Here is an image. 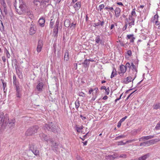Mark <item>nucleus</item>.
<instances>
[{
  "label": "nucleus",
  "instance_id": "obj_39",
  "mask_svg": "<svg viewBox=\"0 0 160 160\" xmlns=\"http://www.w3.org/2000/svg\"><path fill=\"white\" fill-rule=\"evenodd\" d=\"M26 13H27V15H28L29 16L31 17H32L33 16L32 15V12L30 11H28V9H27Z\"/></svg>",
  "mask_w": 160,
  "mask_h": 160
},
{
  "label": "nucleus",
  "instance_id": "obj_12",
  "mask_svg": "<svg viewBox=\"0 0 160 160\" xmlns=\"http://www.w3.org/2000/svg\"><path fill=\"white\" fill-rule=\"evenodd\" d=\"M120 70L121 72H118V73L119 74H120V75L122 76L123 75V74L126 72L127 69L125 66L122 65L120 66Z\"/></svg>",
  "mask_w": 160,
  "mask_h": 160
},
{
  "label": "nucleus",
  "instance_id": "obj_6",
  "mask_svg": "<svg viewBox=\"0 0 160 160\" xmlns=\"http://www.w3.org/2000/svg\"><path fill=\"white\" fill-rule=\"evenodd\" d=\"M36 31V27L35 24L34 23L32 22L30 25L29 29V33L31 35H32L35 33Z\"/></svg>",
  "mask_w": 160,
  "mask_h": 160
},
{
  "label": "nucleus",
  "instance_id": "obj_44",
  "mask_svg": "<svg viewBox=\"0 0 160 160\" xmlns=\"http://www.w3.org/2000/svg\"><path fill=\"white\" fill-rule=\"evenodd\" d=\"M126 68V69H127V68H129V69L130 70V69L131 68V65L129 63V62H127L125 66Z\"/></svg>",
  "mask_w": 160,
  "mask_h": 160
},
{
  "label": "nucleus",
  "instance_id": "obj_53",
  "mask_svg": "<svg viewBox=\"0 0 160 160\" xmlns=\"http://www.w3.org/2000/svg\"><path fill=\"white\" fill-rule=\"evenodd\" d=\"M135 21H131V22L129 23V27H132V25H134Z\"/></svg>",
  "mask_w": 160,
  "mask_h": 160
},
{
  "label": "nucleus",
  "instance_id": "obj_51",
  "mask_svg": "<svg viewBox=\"0 0 160 160\" xmlns=\"http://www.w3.org/2000/svg\"><path fill=\"white\" fill-rule=\"evenodd\" d=\"M104 7V5L103 4H101L99 5V8L100 9V11H101L102 10L103 8Z\"/></svg>",
  "mask_w": 160,
  "mask_h": 160
},
{
  "label": "nucleus",
  "instance_id": "obj_33",
  "mask_svg": "<svg viewBox=\"0 0 160 160\" xmlns=\"http://www.w3.org/2000/svg\"><path fill=\"white\" fill-rule=\"evenodd\" d=\"M49 141L52 143V145L56 148L58 145L56 142H54L53 140L52 139H50Z\"/></svg>",
  "mask_w": 160,
  "mask_h": 160
},
{
  "label": "nucleus",
  "instance_id": "obj_55",
  "mask_svg": "<svg viewBox=\"0 0 160 160\" xmlns=\"http://www.w3.org/2000/svg\"><path fill=\"white\" fill-rule=\"evenodd\" d=\"M105 91L107 95L109 94L110 92L109 88H108L106 89L105 90Z\"/></svg>",
  "mask_w": 160,
  "mask_h": 160
},
{
  "label": "nucleus",
  "instance_id": "obj_60",
  "mask_svg": "<svg viewBox=\"0 0 160 160\" xmlns=\"http://www.w3.org/2000/svg\"><path fill=\"white\" fill-rule=\"evenodd\" d=\"M136 91V90L134 91H133V92H132V93H131L128 96V97H127L126 100H128L129 98V97L131 96V95L134 92Z\"/></svg>",
  "mask_w": 160,
  "mask_h": 160
},
{
  "label": "nucleus",
  "instance_id": "obj_10",
  "mask_svg": "<svg viewBox=\"0 0 160 160\" xmlns=\"http://www.w3.org/2000/svg\"><path fill=\"white\" fill-rule=\"evenodd\" d=\"M43 43L41 39L39 40L38 42V46L37 49V51L38 52H41L42 47L43 46Z\"/></svg>",
  "mask_w": 160,
  "mask_h": 160
},
{
  "label": "nucleus",
  "instance_id": "obj_58",
  "mask_svg": "<svg viewBox=\"0 0 160 160\" xmlns=\"http://www.w3.org/2000/svg\"><path fill=\"white\" fill-rule=\"evenodd\" d=\"M4 12L5 13V15H6L8 14V11L7 8H4Z\"/></svg>",
  "mask_w": 160,
  "mask_h": 160
},
{
  "label": "nucleus",
  "instance_id": "obj_31",
  "mask_svg": "<svg viewBox=\"0 0 160 160\" xmlns=\"http://www.w3.org/2000/svg\"><path fill=\"white\" fill-rule=\"evenodd\" d=\"M153 140H150L148 141L144 142L145 144V146H146V145H148V146H149L151 144H153Z\"/></svg>",
  "mask_w": 160,
  "mask_h": 160
},
{
  "label": "nucleus",
  "instance_id": "obj_17",
  "mask_svg": "<svg viewBox=\"0 0 160 160\" xmlns=\"http://www.w3.org/2000/svg\"><path fill=\"white\" fill-rule=\"evenodd\" d=\"M81 4L80 2H78L74 5L73 7L76 10H78L81 7Z\"/></svg>",
  "mask_w": 160,
  "mask_h": 160
},
{
  "label": "nucleus",
  "instance_id": "obj_15",
  "mask_svg": "<svg viewBox=\"0 0 160 160\" xmlns=\"http://www.w3.org/2000/svg\"><path fill=\"white\" fill-rule=\"evenodd\" d=\"M39 136L41 139H43L45 141H48V136L43 133H41L39 134Z\"/></svg>",
  "mask_w": 160,
  "mask_h": 160
},
{
  "label": "nucleus",
  "instance_id": "obj_11",
  "mask_svg": "<svg viewBox=\"0 0 160 160\" xmlns=\"http://www.w3.org/2000/svg\"><path fill=\"white\" fill-rule=\"evenodd\" d=\"M45 18L43 17H42L39 19L38 22L40 27H43L45 25Z\"/></svg>",
  "mask_w": 160,
  "mask_h": 160
},
{
  "label": "nucleus",
  "instance_id": "obj_62",
  "mask_svg": "<svg viewBox=\"0 0 160 160\" xmlns=\"http://www.w3.org/2000/svg\"><path fill=\"white\" fill-rule=\"evenodd\" d=\"M76 24H74L73 23H72L70 26V28L73 27V28H74L76 27Z\"/></svg>",
  "mask_w": 160,
  "mask_h": 160
},
{
  "label": "nucleus",
  "instance_id": "obj_56",
  "mask_svg": "<svg viewBox=\"0 0 160 160\" xmlns=\"http://www.w3.org/2000/svg\"><path fill=\"white\" fill-rule=\"evenodd\" d=\"M91 135L89 133V132H88V133H87L85 134V135H84L83 136V138H87V136H90Z\"/></svg>",
  "mask_w": 160,
  "mask_h": 160
},
{
  "label": "nucleus",
  "instance_id": "obj_30",
  "mask_svg": "<svg viewBox=\"0 0 160 160\" xmlns=\"http://www.w3.org/2000/svg\"><path fill=\"white\" fill-rule=\"evenodd\" d=\"M2 82V83L3 84V90L4 92H5L7 91V89H5V88L7 86V84L5 82H4V80L2 79L1 80Z\"/></svg>",
  "mask_w": 160,
  "mask_h": 160
},
{
  "label": "nucleus",
  "instance_id": "obj_49",
  "mask_svg": "<svg viewBox=\"0 0 160 160\" xmlns=\"http://www.w3.org/2000/svg\"><path fill=\"white\" fill-rule=\"evenodd\" d=\"M134 35L133 34L128 35L127 37L128 39H131L133 36Z\"/></svg>",
  "mask_w": 160,
  "mask_h": 160
},
{
  "label": "nucleus",
  "instance_id": "obj_22",
  "mask_svg": "<svg viewBox=\"0 0 160 160\" xmlns=\"http://www.w3.org/2000/svg\"><path fill=\"white\" fill-rule=\"evenodd\" d=\"M13 82L14 85H19V83L16 77L15 74L13 76Z\"/></svg>",
  "mask_w": 160,
  "mask_h": 160
},
{
  "label": "nucleus",
  "instance_id": "obj_21",
  "mask_svg": "<svg viewBox=\"0 0 160 160\" xmlns=\"http://www.w3.org/2000/svg\"><path fill=\"white\" fill-rule=\"evenodd\" d=\"M99 22L97 23H95L94 24L93 26L96 27V26H98L99 25H100L101 26H102L105 22L104 21H101L100 20H98Z\"/></svg>",
  "mask_w": 160,
  "mask_h": 160
},
{
  "label": "nucleus",
  "instance_id": "obj_26",
  "mask_svg": "<svg viewBox=\"0 0 160 160\" xmlns=\"http://www.w3.org/2000/svg\"><path fill=\"white\" fill-rule=\"evenodd\" d=\"M70 21L68 19H66L64 22V25L66 27H68L70 26Z\"/></svg>",
  "mask_w": 160,
  "mask_h": 160
},
{
  "label": "nucleus",
  "instance_id": "obj_20",
  "mask_svg": "<svg viewBox=\"0 0 160 160\" xmlns=\"http://www.w3.org/2000/svg\"><path fill=\"white\" fill-rule=\"evenodd\" d=\"M132 79V78L131 77H128L123 81V82L125 84H127L131 82Z\"/></svg>",
  "mask_w": 160,
  "mask_h": 160
},
{
  "label": "nucleus",
  "instance_id": "obj_29",
  "mask_svg": "<svg viewBox=\"0 0 160 160\" xmlns=\"http://www.w3.org/2000/svg\"><path fill=\"white\" fill-rule=\"evenodd\" d=\"M53 18V17L52 18ZM54 23V20L53 18L51 19L50 20V22L49 24V27L50 28H53V25Z\"/></svg>",
  "mask_w": 160,
  "mask_h": 160
},
{
  "label": "nucleus",
  "instance_id": "obj_57",
  "mask_svg": "<svg viewBox=\"0 0 160 160\" xmlns=\"http://www.w3.org/2000/svg\"><path fill=\"white\" fill-rule=\"evenodd\" d=\"M151 140H153V144H154V143L155 142H156L160 141V139H154Z\"/></svg>",
  "mask_w": 160,
  "mask_h": 160
},
{
  "label": "nucleus",
  "instance_id": "obj_13",
  "mask_svg": "<svg viewBox=\"0 0 160 160\" xmlns=\"http://www.w3.org/2000/svg\"><path fill=\"white\" fill-rule=\"evenodd\" d=\"M154 137V135H149L146 136L142 137L139 138V141H145L146 140H148L150 139H151Z\"/></svg>",
  "mask_w": 160,
  "mask_h": 160
},
{
  "label": "nucleus",
  "instance_id": "obj_4",
  "mask_svg": "<svg viewBox=\"0 0 160 160\" xmlns=\"http://www.w3.org/2000/svg\"><path fill=\"white\" fill-rule=\"evenodd\" d=\"M9 120V117L7 114H6L4 116L3 113L1 114L0 115V124L1 125L2 128L4 127V128H5L6 124L8 121Z\"/></svg>",
  "mask_w": 160,
  "mask_h": 160
},
{
  "label": "nucleus",
  "instance_id": "obj_14",
  "mask_svg": "<svg viewBox=\"0 0 160 160\" xmlns=\"http://www.w3.org/2000/svg\"><path fill=\"white\" fill-rule=\"evenodd\" d=\"M151 154L148 153L143 156L139 157L137 160H146L147 158L150 156Z\"/></svg>",
  "mask_w": 160,
  "mask_h": 160
},
{
  "label": "nucleus",
  "instance_id": "obj_5",
  "mask_svg": "<svg viewBox=\"0 0 160 160\" xmlns=\"http://www.w3.org/2000/svg\"><path fill=\"white\" fill-rule=\"evenodd\" d=\"M34 3L37 6L40 4L41 8L42 9L45 8L49 5V4L47 5L46 3L42 0H34Z\"/></svg>",
  "mask_w": 160,
  "mask_h": 160
},
{
  "label": "nucleus",
  "instance_id": "obj_48",
  "mask_svg": "<svg viewBox=\"0 0 160 160\" xmlns=\"http://www.w3.org/2000/svg\"><path fill=\"white\" fill-rule=\"evenodd\" d=\"M118 157L121 158H126L127 157V155L122 154H121Z\"/></svg>",
  "mask_w": 160,
  "mask_h": 160
},
{
  "label": "nucleus",
  "instance_id": "obj_54",
  "mask_svg": "<svg viewBox=\"0 0 160 160\" xmlns=\"http://www.w3.org/2000/svg\"><path fill=\"white\" fill-rule=\"evenodd\" d=\"M16 95L17 97L18 98H20L21 97V95L20 93V92H16Z\"/></svg>",
  "mask_w": 160,
  "mask_h": 160
},
{
  "label": "nucleus",
  "instance_id": "obj_41",
  "mask_svg": "<svg viewBox=\"0 0 160 160\" xmlns=\"http://www.w3.org/2000/svg\"><path fill=\"white\" fill-rule=\"evenodd\" d=\"M5 52H6V57H7V58H9V57H10V54L9 53L7 49L6 48H5Z\"/></svg>",
  "mask_w": 160,
  "mask_h": 160
},
{
  "label": "nucleus",
  "instance_id": "obj_36",
  "mask_svg": "<svg viewBox=\"0 0 160 160\" xmlns=\"http://www.w3.org/2000/svg\"><path fill=\"white\" fill-rule=\"evenodd\" d=\"M75 108L78 110L80 106L79 101L78 100H76L75 102Z\"/></svg>",
  "mask_w": 160,
  "mask_h": 160
},
{
  "label": "nucleus",
  "instance_id": "obj_25",
  "mask_svg": "<svg viewBox=\"0 0 160 160\" xmlns=\"http://www.w3.org/2000/svg\"><path fill=\"white\" fill-rule=\"evenodd\" d=\"M117 74L116 70L115 68H114L111 76V78H112L115 76H116Z\"/></svg>",
  "mask_w": 160,
  "mask_h": 160
},
{
  "label": "nucleus",
  "instance_id": "obj_18",
  "mask_svg": "<svg viewBox=\"0 0 160 160\" xmlns=\"http://www.w3.org/2000/svg\"><path fill=\"white\" fill-rule=\"evenodd\" d=\"M115 16L117 18L119 17L120 15V13L121 12V10L119 8H117L114 11Z\"/></svg>",
  "mask_w": 160,
  "mask_h": 160
},
{
  "label": "nucleus",
  "instance_id": "obj_2",
  "mask_svg": "<svg viewBox=\"0 0 160 160\" xmlns=\"http://www.w3.org/2000/svg\"><path fill=\"white\" fill-rule=\"evenodd\" d=\"M39 127L37 125L32 126L29 128L25 132L26 136H31L35 135L39 129Z\"/></svg>",
  "mask_w": 160,
  "mask_h": 160
},
{
  "label": "nucleus",
  "instance_id": "obj_45",
  "mask_svg": "<svg viewBox=\"0 0 160 160\" xmlns=\"http://www.w3.org/2000/svg\"><path fill=\"white\" fill-rule=\"evenodd\" d=\"M78 95L80 96H82L83 97L86 96L85 94L82 92H80L78 94Z\"/></svg>",
  "mask_w": 160,
  "mask_h": 160
},
{
  "label": "nucleus",
  "instance_id": "obj_50",
  "mask_svg": "<svg viewBox=\"0 0 160 160\" xmlns=\"http://www.w3.org/2000/svg\"><path fill=\"white\" fill-rule=\"evenodd\" d=\"M127 117L126 116L122 118L120 121H119L121 122V123L123 122L124 121V120L127 118Z\"/></svg>",
  "mask_w": 160,
  "mask_h": 160
},
{
  "label": "nucleus",
  "instance_id": "obj_59",
  "mask_svg": "<svg viewBox=\"0 0 160 160\" xmlns=\"http://www.w3.org/2000/svg\"><path fill=\"white\" fill-rule=\"evenodd\" d=\"M136 139H132L131 140H128L127 141V142L128 143H131L132 142H134V141H136Z\"/></svg>",
  "mask_w": 160,
  "mask_h": 160
},
{
  "label": "nucleus",
  "instance_id": "obj_24",
  "mask_svg": "<svg viewBox=\"0 0 160 160\" xmlns=\"http://www.w3.org/2000/svg\"><path fill=\"white\" fill-rule=\"evenodd\" d=\"M16 73L20 79H22L23 78L22 73L19 69L16 70Z\"/></svg>",
  "mask_w": 160,
  "mask_h": 160
},
{
  "label": "nucleus",
  "instance_id": "obj_38",
  "mask_svg": "<svg viewBox=\"0 0 160 160\" xmlns=\"http://www.w3.org/2000/svg\"><path fill=\"white\" fill-rule=\"evenodd\" d=\"M160 129V121L157 123L154 130H158Z\"/></svg>",
  "mask_w": 160,
  "mask_h": 160
},
{
  "label": "nucleus",
  "instance_id": "obj_63",
  "mask_svg": "<svg viewBox=\"0 0 160 160\" xmlns=\"http://www.w3.org/2000/svg\"><path fill=\"white\" fill-rule=\"evenodd\" d=\"M127 26H128L127 24L126 23L124 27L122 28V30L123 31H125V30H126V28H127Z\"/></svg>",
  "mask_w": 160,
  "mask_h": 160
},
{
  "label": "nucleus",
  "instance_id": "obj_1",
  "mask_svg": "<svg viewBox=\"0 0 160 160\" xmlns=\"http://www.w3.org/2000/svg\"><path fill=\"white\" fill-rule=\"evenodd\" d=\"M14 6L17 13L20 14H25L27 9L26 3L22 0H15Z\"/></svg>",
  "mask_w": 160,
  "mask_h": 160
},
{
  "label": "nucleus",
  "instance_id": "obj_28",
  "mask_svg": "<svg viewBox=\"0 0 160 160\" xmlns=\"http://www.w3.org/2000/svg\"><path fill=\"white\" fill-rule=\"evenodd\" d=\"M95 41V42L97 43H100V44H102V39H100V36H97L96 38Z\"/></svg>",
  "mask_w": 160,
  "mask_h": 160
},
{
  "label": "nucleus",
  "instance_id": "obj_8",
  "mask_svg": "<svg viewBox=\"0 0 160 160\" xmlns=\"http://www.w3.org/2000/svg\"><path fill=\"white\" fill-rule=\"evenodd\" d=\"M7 125L11 129H12L14 128L15 125V120L14 119L9 120L8 121Z\"/></svg>",
  "mask_w": 160,
  "mask_h": 160
},
{
  "label": "nucleus",
  "instance_id": "obj_19",
  "mask_svg": "<svg viewBox=\"0 0 160 160\" xmlns=\"http://www.w3.org/2000/svg\"><path fill=\"white\" fill-rule=\"evenodd\" d=\"M90 62H88V59H86L84 60V62L82 63L83 67L86 68L89 66Z\"/></svg>",
  "mask_w": 160,
  "mask_h": 160
},
{
  "label": "nucleus",
  "instance_id": "obj_32",
  "mask_svg": "<svg viewBox=\"0 0 160 160\" xmlns=\"http://www.w3.org/2000/svg\"><path fill=\"white\" fill-rule=\"evenodd\" d=\"M68 52H66L65 55H64V60L68 61Z\"/></svg>",
  "mask_w": 160,
  "mask_h": 160
},
{
  "label": "nucleus",
  "instance_id": "obj_37",
  "mask_svg": "<svg viewBox=\"0 0 160 160\" xmlns=\"http://www.w3.org/2000/svg\"><path fill=\"white\" fill-rule=\"evenodd\" d=\"M15 62H14V64L15 70H18V62L16 59H15Z\"/></svg>",
  "mask_w": 160,
  "mask_h": 160
},
{
  "label": "nucleus",
  "instance_id": "obj_16",
  "mask_svg": "<svg viewBox=\"0 0 160 160\" xmlns=\"http://www.w3.org/2000/svg\"><path fill=\"white\" fill-rule=\"evenodd\" d=\"M43 86V84L42 82H39L37 86V89L38 91H41L42 90Z\"/></svg>",
  "mask_w": 160,
  "mask_h": 160
},
{
  "label": "nucleus",
  "instance_id": "obj_42",
  "mask_svg": "<svg viewBox=\"0 0 160 160\" xmlns=\"http://www.w3.org/2000/svg\"><path fill=\"white\" fill-rule=\"evenodd\" d=\"M131 68L133 70H136V66L134 65L132 62L131 63Z\"/></svg>",
  "mask_w": 160,
  "mask_h": 160
},
{
  "label": "nucleus",
  "instance_id": "obj_47",
  "mask_svg": "<svg viewBox=\"0 0 160 160\" xmlns=\"http://www.w3.org/2000/svg\"><path fill=\"white\" fill-rule=\"evenodd\" d=\"M59 23V20L58 19H57V21L56 22L55 25V27L58 28Z\"/></svg>",
  "mask_w": 160,
  "mask_h": 160
},
{
  "label": "nucleus",
  "instance_id": "obj_7",
  "mask_svg": "<svg viewBox=\"0 0 160 160\" xmlns=\"http://www.w3.org/2000/svg\"><path fill=\"white\" fill-rule=\"evenodd\" d=\"M29 151H31L36 156L39 154V152L38 150H37L36 148H35L33 145H31L29 147Z\"/></svg>",
  "mask_w": 160,
  "mask_h": 160
},
{
  "label": "nucleus",
  "instance_id": "obj_35",
  "mask_svg": "<svg viewBox=\"0 0 160 160\" xmlns=\"http://www.w3.org/2000/svg\"><path fill=\"white\" fill-rule=\"evenodd\" d=\"M130 16H132L133 17H136L137 15H136V13L135 12V9L134 8L133 9L131 13V15H130Z\"/></svg>",
  "mask_w": 160,
  "mask_h": 160
},
{
  "label": "nucleus",
  "instance_id": "obj_43",
  "mask_svg": "<svg viewBox=\"0 0 160 160\" xmlns=\"http://www.w3.org/2000/svg\"><path fill=\"white\" fill-rule=\"evenodd\" d=\"M14 85L16 87V92H20V89L19 85Z\"/></svg>",
  "mask_w": 160,
  "mask_h": 160
},
{
  "label": "nucleus",
  "instance_id": "obj_34",
  "mask_svg": "<svg viewBox=\"0 0 160 160\" xmlns=\"http://www.w3.org/2000/svg\"><path fill=\"white\" fill-rule=\"evenodd\" d=\"M158 15L157 14L155 15L154 16L153 18L152 19V21L153 22H154L156 20H158Z\"/></svg>",
  "mask_w": 160,
  "mask_h": 160
},
{
  "label": "nucleus",
  "instance_id": "obj_23",
  "mask_svg": "<svg viewBox=\"0 0 160 160\" xmlns=\"http://www.w3.org/2000/svg\"><path fill=\"white\" fill-rule=\"evenodd\" d=\"M58 28L55 27L53 30V32L55 37H57L58 36Z\"/></svg>",
  "mask_w": 160,
  "mask_h": 160
},
{
  "label": "nucleus",
  "instance_id": "obj_3",
  "mask_svg": "<svg viewBox=\"0 0 160 160\" xmlns=\"http://www.w3.org/2000/svg\"><path fill=\"white\" fill-rule=\"evenodd\" d=\"M43 128L45 130H47L48 131L54 132H57L56 126L52 122L44 124Z\"/></svg>",
  "mask_w": 160,
  "mask_h": 160
},
{
  "label": "nucleus",
  "instance_id": "obj_46",
  "mask_svg": "<svg viewBox=\"0 0 160 160\" xmlns=\"http://www.w3.org/2000/svg\"><path fill=\"white\" fill-rule=\"evenodd\" d=\"M133 16H129V19L130 21H135V19L133 18Z\"/></svg>",
  "mask_w": 160,
  "mask_h": 160
},
{
  "label": "nucleus",
  "instance_id": "obj_64",
  "mask_svg": "<svg viewBox=\"0 0 160 160\" xmlns=\"http://www.w3.org/2000/svg\"><path fill=\"white\" fill-rule=\"evenodd\" d=\"M135 38L133 36L130 39V42H133L134 41V40Z\"/></svg>",
  "mask_w": 160,
  "mask_h": 160
},
{
  "label": "nucleus",
  "instance_id": "obj_52",
  "mask_svg": "<svg viewBox=\"0 0 160 160\" xmlns=\"http://www.w3.org/2000/svg\"><path fill=\"white\" fill-rule=\"evenodd\" d=\"M53 47L54 48V55H56V45L55 44H53Z\"/></svg>",
  "mask_w": 160,
  "mask_h": 160
},
{
  "label": "nucleus",
  "instance_id": "obj_61",
  "mask_svg": "<svg viewBox=\"0 0 160 160\" xmlns=\"http://www.w3.org/2000/svg\"><path fill=\"white\" fill-rule=\"evenodd\" d=\"M127 54L129 56H131L132 54V52L130 50H128L127 52Z\"/></svg>",
  "mask_w": 160,
  "mask_h": 160
},
{
  "label": "nucleus",
  "instance_id": "obj_40",
  "mask_svg": "<svg viewBox=\"0 0 160 160\" xmlns=\"http://www.w3.org/2000/svg\"><path fill=\"white\" fill-rule=\"evenodd\" d=\"M125 137V136L124 135H120L116 137L115 138V140H117L121 138H124Z\"/></svg>",
  "mask_w": 160,
  "mask_h": 160
},
{
  "label": "nucleus",
  "instance_id": "obj_27",
  "mask_svg": "<svg viewBox=\"0 0 160 160\" xmlns=\"http://www.w3.org/2000/svg\"><path fill=\"white\" fill-rule=\"evenodd\" d=\"M153 109L157 110L160 109V103H156L154 104L153 106Z\"/></svg>",
  "mask_w": 160,
  "mask_h": 160
},
{
  "label": "nucleus",
  "instance_id": "obj_9",
  "mask_svg": "<svg viewBox=\"0 0 160 160\" xmlns=\"http://www.w3.org/2000/svg\"><path fill=\"white\" fill-rule=\"evenodd\" d=\"M119 155L116 153H114L113 155H108L105 156V158L109 160H112L118 157Z\"/></svg>",
  "mask_w": 160,
  "mask_h": 160
}]
</instances>
